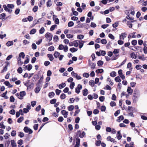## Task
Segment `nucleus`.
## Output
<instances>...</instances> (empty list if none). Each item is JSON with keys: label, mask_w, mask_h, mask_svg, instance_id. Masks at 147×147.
<instances>
[{"label": "nucleus", "mask_w": 147, "mask_h": 147, "mask_svg": "<svg viewBox=\"0 0 147 147\" xmlns=\"http://www.w3.org/2000/svg\"><path fill=\"white\" fill-rule=\"evenodd\" d=\"M89 85L92 86H93L94 84V80H91L89 82Z\"/></svg>", "instance_id": "46"}, {"label": "nucleus", "mask_w": 147, "mask_h": 147, "mask_svg": "<svg viewBox=\"0 0 147 147\" xmlns=\"http://www.w3.org/2000/svg\"><path fill=\"white\" fill-rule=\"evenodd\" d=\"M115 80L116 82H121V80L119 76H117L115 78Z\"/></svg>", "instance_id": "30"}, {"label": "nucleus", "mask_w": 147, "mask_h": 147, "mask_svg": "<svg viewBox=\"0 0 147 147\" xmlns=\"http://www.w3.org/2000/svg\"><path fill=\"white\" fill-rule=\"evenodd\" d=\"M68 112L65 110H63L61 111V113L64 115V117L66 118L67 117Z\"/></svg>", "instance_id": "7"}, {"label": "nucleus", "mask_w": 147, "mask_h": 147, "mask_svg": "<svg viewBox=\"0 0 147 147\" xmlns=\"http://www.w3.org/2000/svg\"><path fill=\"white\" fill-rule=\"evenodd\" d=\"M88 90L86 88L84 89L82 91L83 95L84 96H86L88 94Z\"/></svg>", "instance_id": "12"}, {"label": "nucleus", "mask_w": 147, "mask_h": 147, "mask_svg": "<svg viewBox=\"0 0 147 147\" xmlns=\"http://www.w3.org/2000/svg\"><path fill=\"white\" fill-rule=\"evenodd\" d=\"M18 64L20 66L23 63V62L21 61V59L20 57H18L17 59Z\"/></svg>", "instance_id": "15"}, {"label": "nucleus", "mask_w": 147, "mask_h": 147, "mask_svg": "<svg viewBox=\"0 0 147 147\" xmlns=\"http://www.w3.org/2000/svg\"><path fill=\"white\" fill-rule=\"evenodd\" d=\"M104 72V70L102 69H97L96 71V72L98 74V73H101Z\"/></svg>", "instance_id": "22"}, {"label": "nucleus", "mask_w": 147, "mask_h": 147, "mask_svg": "<svg viewBox=\"0 0 147 147\" xmlns=\"http://www.w3.org/2000/svg\"><path fill=\"white\" fill-rule=\"evenodd\" d=\"M100 8V7L99 6H96L95 7L94 9H92V10L94 11H96L99 10Z\"/></svg>", "instance_id": "54"}, {"label": "nucleus", "mask_w": 147, "mask_h": 147, "mask_svg": "<svg viewBox=\"0 0 147 147\" xmlns=\"http://www.w3.org/2000/svg\"><path fill=\"white\" fill-rule=\"evenodd\" d=\"M57 26V25L56 24L52 25L51 27L50 30L51 31H53L54 30L55 27Z\"/></svg>", "instance_id": "56"}, {"label": "nucleus", "mask_w": 147, "mask_h": 147, "mask_svg": "<svg viewBox=\"0 0 147 147\" xmlns=\"http://www.w3.org/2000/svg\"><path fill=\"white\" fill-rule=\"evenodd\" d=\"M6 14L5 13H3L0 14V19L1 20L4 19L5 17Z\"/></svg>", "instance_id": "21"}, {"label": "nucleus", "mask_w": 147, "mask_h": 147, "mask_svg": "<svg viewBox=\"0 0 147 147\" xmlns=\"http://www.w3.org/2000/svg\"><path fill=\"white\" fill-rule=\"evenodd\" d=\"M119 49H115L113 52V53L115 54L118 55L119 54Z\"/></svg>", "instance_id": "23"}, {"label": "nucleus", "mask_w": 147, "mask_h": 147, "mask_svg": "<svg viewBox=\"0 0 147 147\" xmlns=\"http://www.w3.org/2000/svg\"><path fill=\"white\" fill-rule=\"evenodd\" d=\"M41 19L42 18H40L38 20H37V19H35L33 22V24L34 26L40 22Z\"/></svg>", "instance_id": "11"}, {"label": "nucleus", "mask_w": 147, "mask_h": 147, "mask_svg": "<svg viewBox=\"0 0 147 147\" xmlns=\"http://www.w3.org/2000/svg\"><path fill=\"white\" fill-rule=\"evenodd\" d=\"M25 55L23 52L20 53L19 55V57L21 58L22 57L23 59H24L25 57Z\"/></svg>", "instance_id": "29"}, {"label": "nucleus", "mask_w": 147, "mask_h": 147, "mask_svg": "<svg viewBox=\"0 0 147 147\" xmlns=\"http://www.w3.org/2000/svg\"><path fill=\"white\" fill-rule=\"evenodd\" d=\"M52 5V3L51 0H48L47 3V7H50Z\"/></svg>", "instance_id": "16"}, {"label": "nucleus", "mask_w": 147, "mask_h": 147, "mask_svg": "<svg viewBox=\"0 0 147 147\" xmlns=\"http://www.w3.org/2000/svg\"><path fill=\"white\" fill-rule=\"evenodd\" d=\"M126 35L127 34L125 33H122L120 35V39L123 40L124 38H125L126 37Z\"/></svg>", "instance_id": "8"}, {"label": "nucleus", "mask_w": 147, "mask_h": 147, "mask_svg": "<svg viewBox=\"0 0 147 147\" xmlns=\"http://www.w3.org/2000/svg\"><path fill=\"white\" fill-rule=\"evenodd\" d=\"M116 73L115 71H113L110 73V76L114 77L116 76Z\"/></svg>", "instance_id": "39"}, {"label": "nucleus", "mask_w": 147, "mask_h": 147, "mask_svg": "<svg viewBox=\"0 0 147 147\" xmlns=\"http://www.w3.org/2000/svg\"><path fill=\"white\" fill-rule=\"evenodd\" d=\"M133 90L130 87H128L127 90V92L130 94H131L133 92Z\"/></svg>", "instance_id": "14"}, {"label": "nucleus", "mask_w": 147, "mask_h": 147, "mask_svg": "<svg viewBox=\"0 0 147 147\" xmlns=\"http://www.w3.org/2000/svg\"><path fill=\"white\" fill-rule=\"evenodd\" d=\"M66 36L67 38H72L74 36L73 35L70 34H67L66 35Z\"/></svg>", "instance_id": "52"}, {"label": "nucleus", "mask_w": 147, "mask_h": 147, "mask_svg": "<svg viewBox=\"0 0 147 147\" xmlns=\"http://www.w3.org/2000/svg\"><path fill=\"white\" fill-rule=\"evenodd\" d=\"M124 119L123 116V115H121L117 117V119L116 121L117 122H120L121 121L123 120Z\"/></svg>", "instance_id": "10"}, {"label": "nucleus", "mask_w": 147, "mask_h": 147, "mask_svg": "<svg viewBox=\"0 0 147 147\" xmlns=\"http://www.w3.org/2000/svg\"><path fill=\"white\" fill-rule=\"evenodd\" d=\"M66 84L65 83H62L59 85V88L61 89L66 86Z\"/></svg>", "instance_id": "19"}, {"label": "nucleus", "mask_w": 147, "mask_h": 147, "mask_svg": "<svg viewBox=\"0 0 147 147\" xmlns=\"http://www.w3.org/2000/svg\"><path fill=\"white\" fill-rule=\"evenodd\" d=\"M75 142L76 144L74 147H79L80 146V140L79 138H74L73 141V144H74Z\"/></svg>", "instance_id": "3"}, {"label": "nucleus", "mask_w": 147, "mask_h": 147, "mask_svg": "<svg viewBox=\"0 0 147 147\" xmlns=\"http://www.w3.org/2000/svg\"><path fill=\"white\" fill-rule=\"evenodd\" d=\"M135 109L134 108H133L132 107L129 106L128 108V110L130 112H133L134 110Z\"/></svg>", "instance_id": "44"}, {"label": "nucleus", "mask_w": 147, "mask_h": 147, "mask_svg": "<svg viewBox=\"0 0 147 147\" xmlns=\"http://www.w3.org/2000/svg\"><path fill=\"white\" fill-rule=\"evenodd\" d=\"M13 41H8L6 43V45L8 47H9L13 45Z\"/></svg>", "instance_id": "18"}, {"label": "nucleus", "mask_w": 147, "mask_h": 147, "mask_svg": "<svg viewBox=\"0 0 147 147\" xmlns=\"http://www.w3.org/2000/svg\"><path fill=\"white\" fill-rule=\"evenodd\" d=\"M38 9V7L37 6H35L33 8L32 10L34 12H36L37 11Z\"/></svg>", "instance_id": "49"}, {"label": "nucleus", "mask_w": 147, "mask_h": 147, "mask_svg": "<svg viewBox=\"0 0 147 147\" xmlns=\"http://www.w3.org/2000/svg\"><path fill=\"white\" fill-rule=\"evenodd\" d=\"M119 54L115 55H113L111 58L112 60H114L116 59L117 58V57L119 56Z\"/></svg>", "instance_id": "32"}, {"label": "nucleus", "mask_w": 147, "mask_h": 147, "mask_svg": "<svg viewBox=\"0 0 147 147\" xmlns=\"http://www.w3.org/2000/svg\"><path fill=\"white\" fill-rule=\"evenodd\" d=\"M46 40L47 41H50L52 39L53 35L49 32H47L45 34Z\"/></svg>", "instance_id": "2"}, {"label": "nucleus", "mask_w": 147, "mask_h": 147, "mask_svg": "<svg viewBox=\"0 0 147 147\" xmlns=\"http://www.w3.org/2000/svg\"><path fill=\"white\" fill-rule=\"evenodd\" d=\"M117 138H122V136L121 134L120 131H118L117 134Z\"/></svg>", "instance_id": "42"}, {"label": "nucleus", "mask_w": 147, "mask_h": 147, "mask_svg": "<svg viewBox=\"0 0 147 147\" xmlns=\"http://www.w3.org/2000/svg\"><path fill=\"white\" fill-rule=\"evenodd\" d=\"M64 119L62 117H59L58 119V120L60 122H62L63 121Z\"/></svg>", "instance_id": "62"}, {"label": "nucleus", "mask_w": 147, "mask_h": 147, "mask_svg": "<svg viewBox=\"0 0 147 147\" xmlns=\"http://www.w3.org/2000/svg\"><path fill=\"white\" fill-rule=\"evenodd\" d=\"M39 78V76L38 75L36 74L34 76L33 78L32 79V81H34V80H36L38 79Z\"/></svg>", "instance_id": "31"}, {"label": "nucleus", "mask_w": 147, "mask_h": 147, "mask_svg": "<svg viewBox=\"0 0 147 147\" xmlns=\"http://www.w3.org/2000/svg\"><path fill=\"white\" fill-rule=\"evenodd\" d=\"M26 94L25 91L21 92L20 93H18L16 94V95L20 99H22L23 96L26 95Z\"/></svg>", "instance_id": "1"}, {"label": "nucleus", "mask_w": 147, "mask_h": 147, "mask_svg": "<svg viewBox=\"0 0 147 147\" xmlns=\"http://www.w3.org/2000/svg\"><path fill=\"white\" fill-rule=\"evenodd\" d=\"M55 93L53 92H49V96L50 98H52L55 95Z\"/></svg>", "instance_id": "27"}, {"label": "nucleus", "mask_w": 147, "mask_h": 147, "mask_svg": "<svg viewBox=\"0 0 147 147\" xmlns=\"http://www.w3.org/2000/svg\"><path fill=\"white\" fill-rule=\"evenodd\" d=\"M54 47L53 46H51L48 48V50L50 51H53L54 50Z\"/></svg>", "instance_id": "51"}, {"label": "nucleus", "mask_w": 147, "mask_h": 147, "mask_svg": "<svg viewBox=\"0 0 147 147\" xmlns=\"http://www.w3.org/2000/svg\"><path fill=\"white\" fill-rule=\"evenodd\" d=\"M78 134L79 135V137L80 138H82L85 137V133L84 131H83L82 134L81 133V131H78L77 132Z\"/></svg>", "instance_id": "6"}, {"label": "nucleus", "mask_w": 147, "mask_h": 147, "mask_svg": "<svg viewBox=\"0 0 147 147\" xmlns=\"http://www.w3.org/2000/svg\"><path fill=\"white\" fill-rule=\"evenodd\" d=\"M11 144L12 147H16L17 146L16 143L14 140L11 141Z\"/></svg>", "instance_id": "25"}, {"label": "nucleus", "mask_w": 147, "mask_h": 147, "mask_svg": "<svg viewBox=\"0 0 147 147\" xmlns=\"http://www.w3.org/2000/svg\"><path fill=\"white\" fill-rule=\"evenodd\" d=\"M90 66H91V68L92 69H93L95 68L96 64L95 63H92V65L90 63H89Z\"/></svg>", "instance_id": "28"}, {"label": "nucleus", "mask_w": 147, "mask_h": 147, "mask_svg": "<svg viewBox=\"0 0 147 147\" xmlns=\"http://www.w3.org/2000/svg\"><path fill=\"white\" fill-rule=\"evenodd\" d=\"M45 0H43L42 1H40V3L38 4L39 7H41V5L45 3Z\"/></svg>", "instance_id": "50"}, {"label": "nucleus", "mask_w": 147, "mask_h": 147, "mask_svg": "<svg viewBox=\"0 0 147 147\" xmlns=\"http://www.w3.org/2000/svg\"><path fill=\"white\" fill-rule=\"evenodd\" d=\"M104 62L101 60H99L98 61L97 64L98 66H101L103 65Z\"/></svg>", "instance_id": "40"}, {"label": "nucleus", "mask_w": 147, "mask_h": 147, "mask_svg": "<svg viewBox=\"0 0 147 147\" xmlns=\"http://www.w3.org/2000/svg\"><path fill=\"white\" fill-rule=\"evenodd\" d=\"M74 109V106L73 105H70L68 107V110L69 111H72Z\"/></svg>", "instance_id": "43"}, {"label": "nucleus", "mask_w": 147, "mask_h": 147, "mask_svg": "<svg viewBox=\"0 0 147 147\" xmlns=\"http://www.w3.org/2000/svg\"><path fill=\"white\" fill-rule=\"evenodd\" d=\"M40 90V88L39 86H37L34 90L35 92L36 93H38Z\"/></svg>", "instance_id": "17"}, {"label": "nucleus", "mask_w": 147, "mask_h": 147, "mask_svg": "<svg viewBox=\"0 0 147 147\" xmlns=\"http://www.w3.org/2000/svg\"><path fill=\"white\" fill-rule=\"evenodd\" d=\"M106 108L105 106H102L101 107L100 110L101 111H105Z\"/></svg>", "instance_id": "63"}, {"label": "nucleus", "mask_w": 147, "mask_h": 147, "mask_svg": "<svg viewBox=\"0 0 147 147\" xmlns=\"http://www.w3.org/2000/svg\"><path fill=\"white\" fill-rule=\"evenodd\" d=\"M55 58H57L60 55V53L57 52L55 51L53 54Z\"/></svg>", "instance_id": "33"}, {"label": "nucleus", "mask_w": 147, "mask_h": 147, "mask_svg": "<svg viewBox=\"0 0 147 147\" xmlns=\"http://www.w3.org/2000/svg\"><path fill=\"white\" fill-rule=\"evenodd\" d=\"M135 48L136 49L138 50L139 51L141 52H142V48L141 47L136 46L135 47Z\"/></svg>", "instance_id": "24"}, {"label": "nucleus", "mask_w": 147, "mask_h": 147, "mask_svg": "<svg viewBox=\"0 0 147 147\" xmlns=\"http://www.w3.org/2000/svg\"><path fill=\"white\" fill-rule=\"evenodd\" d=\"M139 97V96L135 95H133L132 99L134 102H136L138 100Z\"/></svg>", "instance_id": "13"}, {"label": "nucleus", "mask_w": 147, "mask_h": 147, "mask_svg": "<svg viewBox=\"0 0 147 147\" xmlns=\"http://www.w3.org/2000/svg\"><path fill=\"white\" fill-rule=\"evenodd\" d=\"M137 44V41L136 40H134L132 41L131 44L134 45H136Z\"/></svg>", "instance_id": "60"}, {"label": "nucleus", "mask_w": 147, "mask_h": 147, "mask_svg": "<svg viewBox=\"0 0 147 147\" xmlns=\"http://www.w3.org/2000/svg\"><path fill=\"white\" fill-rule=\"evenodd\" d=\"M100 42L103 44H106L107 43V41L105 39H102L101 40Z\"/></svg>", "instance_id": "57"}, {"label": "nucleus", "mask_w": 147, "mask_h": 147, "mask_svg": "<svg viewBox=\"0 0 147 147\" xmlns=\"http://www.w3.org/2000/svg\"><path fill=\"white\" fill-rule=\"evenodd\" d=\"M36 29L34 28L32 29L30 31V34H34L36 33Z\"/></svg>", "instance_id": "36"}, {"label": "nucleus", "mask_w": 147, "mask_h": 147, "mask_svg": "<svg viewBox=\"0 0 147 147\" xmlns=\"http://www.w3.org/2000/svg\"><path fill=\"white\" fill-rule=\"evenodd\" d=\"M74 25V23L72 21L69 22L68 24V26L69 27H71L73 26Z\"/></svg>", "instance_id": "38"}, {"label": "nucleus", "mask_w": 147, "mask_h": 147, "mask_svg": "<svg viewBox=\"0 0 147 147\" xmlns=\"http://www.w3.org/2000/svg\"><path fill=\"white\" fill-rule=\"evenodd\" d=\"M84 36L82 34H79L77 36V38L79 39H82L84 38Z\"/></svg>", "instance_id": "47"}, {"label": "nucleus", "mask_w": 147, "mask_h": 147, "mask_svg": "<svg viewBox=\"0 0 147 147\" xmlns=\"http://www.w3.org/2000/svg\"><path fill=\"white\" fill-rule=\"evenodd\" d=\"M24 117H21L19 118L17 120V122L19 123L21 122L24 119Z\"/></svg>", "instance_id": "41"}, {"label": "nucleus", "mask_w": 147, "mask_h": 147, "mask_svg": "<svg viewBox=\"0 0 147 147\" xmlns=\"http://www.w3.org/2000/svg\"><path fill=\"white\" fill-rule=\"evenodd\" d=\"M45 30L43 27L41 28L39 30V33L40 34H43L45 32Z\"/></svg>", "instance_id": "53"}, {"label": "nucleus", "mask_w": 147, "mask_h": 147, "mask_svg": "<svg viewBox=\"0 0 147 147\" xmlns=\"http://www.w3.org/2000/svg\"><path fill=\"white\" fill-rule=\"evenodd\" d=\"M138 58L142 61H144L146 60L145 58L144 57V55H142L141 56H139L138 57Z\"/></svg>", "instance_id": "37"}, {"label": "nucleus", "mask_w": 147, "mask_h": 147, "mask_svg": "<svg viewBox=\"0 0 147 147\" xmlns=\"http://www.w3.org/2000/svg\"><path fill=\"white\" fill-rule=\"evenodd\" d=\"M69 50L72 52L74 53L75 52L78 50V49L75 48L74 47L71 48Z\"/></svg>", "instance_id": "26"}, {"label": "nucleus", "mask_w": 147, "mask_h": 147, "mask_svg": "<svg viewBox=\"0 0 147 147\" xmlns=\"http://www.w3.org/2000/svg\"><path fill=\"white\" fill-rule=\"evenodd\" d=\"M105 99V97L103 96H101L99 97V100L101 102H103L104 100Z\"/></svg>", "instance_id": "59"}, {"label": "nucleus", "mask_w": 147, "mask_h": 147, "mask_svg": "<svg viewBox=\"0 0 147 147\" xmlns=\"http://www.w3.org/2000/svg\"><path fill=\"white\" fill-rule=\"evenodd\" d=\"M33 19V17L31 16H29L28 17L27 20L29 22L32 21Z\"/></svg>", "instance_id": "45"}, {"label": "nucleus", "mask_w": 147, "mask_h": 147, "mask_svg": "<svg viewBox=\"0 0 147 147\" xmlns=\"http://www.w3.org/2000/svg\"><path fill=\"white\" fill-rule=\"evenodd\" d=\"M16 131L15 130H13L11 133V135L13 137H14L16 135Z\"/></svg>", "instance_id": "64"}, {"label": "nucleus", "mask_w": 147, "mask_h": 147, "mask_svg": "<svg viewBox=\"0 0 147 147\" xmlns=\"http://www.w3.org/2000/svg\"><path fill=\"white\" fill-rule=\"evenodd\" d=\"M25 132L28 133L29 134H31L33 132L32 130L27 126L25 127L23 129Z\"/></svg>", "instance_id": "4"}, {"label": "nucleus", "mask_w": 147, "mask_h": 147, "mask_svg": "<svg viewBox=\"0 0 147 147\" xmlns=\"http://www.w3.org/2000/svg\"><path fill=\"white\" fill-rule=\"evenodd\" d=\"M66 96L64 93H62L60 96V98L61 99H64L66 98Z\"/></svg>", "instance_id": "48"}, {"label": "nucleus", "mask_w": 147, "mask_h": 147, "mask_svg": "<svg viewBox=\"0 0 147 147\" xmlns=\"http://www.w3.org/2000/svg\"><path fill=\"white\" fill-rule=\"evenodd\" d=\"M47 56L51 61L53 60L54 58L52 54H47Z\"/></svg>", "instance_id": "20"}, {"label": "nucleus", "mask_w": 147, "mask_h": 147, "mask_svg": "<svg viewBox=\"0 0 147 147\" xmlns=\"http://www.w3.org/2000/svg\"><path fill=\"white\" fill-rule=\"evenodd\" d=\"M82 85L80 84H78L77 87L76 88V92L77 94H79L80 92V90L82 89Z\"/></svg>", "instance_id": "5"}, {"label": "nucleus", "mask_w": 147, "mask_h": 147, "mask_svg": "<svg viewBox=\"0 0 147 147\" xmlns=\"http://www.w3.org/2000/svg\"><path fill=\"white\" fill-rule=\"evenodd\" d=\"M80 42V43L79 44V47L80 48H81L84 45V43L85 42L84 41H81Z\"/></svg>", "instance_id": "34"}, {"label": "nucleus", "mask_w": 147, "mask_h": 147, "mask_svg": "<svg viewBox=\"0 0 147 147\" xmlns=\"http://www.w3.org/2000/svg\"><path fill=\"white\" fill-rule=\"evenodd\" d=\"M131 57L132 58L135 59L136 58L137 56L133 52L131 53Z\"/></svg>", "instance_id": "35"}, {"label": "nucleus", "mask_w": 147, "mask_h": 147, "mask_svg": "<svg viewBox=\"0 0 147 147\" xmlns=\"http://www.w3.org/2000/svg\"><path fill=\"white\" fill-rule=\"evenodd\" d=\"M22 69L21 67H19L17 69L18 72L19 74H21L22 72Z\"/></svg>", "instance_id": "58"}, {"label": "nucleus", "mask_w": 147, "mask_h": 147, "mask_svg": "<svg viewBox=\"0 0 147 147\" xmlns=\"http://www.w3.org/2000/svg\"><path fill=\"white\" fill-rule=\"evenodd\" d=\"M120 111L119 110H117L114 113V115L115 117H117L120 113Z\"/></svg>", "instance_id": "61"}, {"label": "nucleus", "mask_w": 147, "mask_h": 147, "mask_svg": "<svg viewBox=\"0 0 147 147\" xmlns=\"http://www.w3.org/2000/svg\"><path fill=\"white\" fill-rule=\"evenodd\" d=\"M57 101L56 99H53L52 100H51L50 101V102L51 104H55Z\"/></svg>", "instance_id": "55"}, {"label": "nucleus", "mask_w": 147, "mask_h": 147, "mask_svg": "<svg viewBox=\"0 0 147 147\" xmlns=\"http://www.w3.org/2000/svg\"><path fill=\"white\" fill-rule=\"evenodd\" d=\"M134 95L139 96L140 95V92L139 90L137 89H135L134 90Z\"/></svg>", "instance_id": "9"}]
</instances>
